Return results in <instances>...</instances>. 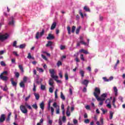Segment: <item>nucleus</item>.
I'll use <instances>...</instances> for the list:
<instances>
[{"label": "nucleus", "mask_w": 125, "mask_h": 125, "mask_svg": "<svg viewBox=\"0 0 125 125\" xmlns=\"http://www.w3.org/2000/svg\"><path fill=\"white\" fill-rule=\"evenodd\" d=\"M17 44V42L14 41L13 44V46H14L16 48H18V46L16 45Z\"/></svg>", "instance_id": "33"}, {"label": "nucleus", "mask_w": 125, "mask_h": 125, "mask_svg": "<svg viewBox=\"0 0 125 125\" xmlns=\"http://www.w3.org/2000/svg\"><path fill=\"white\" fill-rule=\"evenodd\" d=\"M0 79L4 82H6V81L8 80V78H7L6 76L2 75V74L0 75Z\"/></svg>", "instance_id": "9"}, {"label": "nucleus", "mask_w": 125, "mask_h": 125, "mask_svg": "<svg viewBox=\"0 0 125 125\" xmlns=\"http://www.w3.org/2000/svg\"><path fill=\"white\" fill-rule=\"evenodd\" d=\"M49 91L50 92V93H52V92H53V89H52L51 87L49 88Z\"/></svg>", "instance_id": "61"}, {"label": "nucleus", "mask_w": 125, "mask_h": 125, "mask_svg": "<svg viewBox=\"0 0 125 125\" xmlns=\"http://www.w3.org/2000/svg\"><path fill=\"white\" fill-rule=\"evenodd\" d=\"M10 19L11 20L9 22V25H11V26H14V23H15V21H14V17H11Z\"/></svg>", "instance_id": "8"}, {"label": "nucleus", "mask_w": 125, "mask_h": 125, "mask_svg": "<svg viewBox=\"0 0 125 125\" xmlns=\"http://www.w3.org/2000/svg\"><path fill=\"white\" fill-rule=\"evenodd\" d=\"M50 74H51V77L52 79H54L55 81L58 83H61V81L58 80V76H55L54 74L55 72H54V69H49V70Z\"/></svg>", "instance_id": "2"}, {"label": "nucleus", "mask_w": 125, "mask_h": 125, "mask_svg": "<svg viewBox=\"0 0 125 125\" xmlns=\"http://www.w3.org/2000/svg\"><path fill=\"white\" fill-rule=\"evenodd\" d=\"M20 109L23 114H27V113H28V110H27L26 106L24 105H21L20 106Z\"/></svg>", "instance_id": "3"}, {"label": "nucleus", "mask_w": 125, "mask_h": 125, "mask_svg": "<svg viewBox=\"0 0 125 125\" xmlns=\"http://www.w3.org/2000/svg\"><path fill=\"white\" fill-rule=\"evenodd\" d=\"M26 82H27V77H24L23 78V82H24V83H26Z\"/></svg>", "instance_id": "64"}, {"label": "nucleus", "mask_w": 125, "mask_h": 125, "mask_svg": "<svg viewBox=\"0 0 125 125\" xmlns=\"http://www.w3.org/2000/svg\"><path fill=\"white\" fill-rule=\"evenodd\" d=\"M66 114L67 117H70V116H71V113L70 112V110H66Z\"/></svg>", "instance_id": "37"}, {"label": "nucleus", "mask_w": 125, "mask_h": 125, "mask_svg": "<svg viewBox=\"0 0 125 125\" xmlns=\"http://www.w3.org/2000/svg\"><path fill=\"white\" fill-rule=\"evenodd\" d=\"M111 101H110V99H107L106 101H105V103L107 104H110Z\"/></svg>", "instance_id": "50"}, {"label": "nucleus", "mask_w": 125, "mask_h": 125, "mask_svg": "<svg viewBox=\"0 0 125 125\" xmlns=\"http://www.w3.org/2000/svg\"><path fill=\"white\" fill-rule=\"evenodd\" d=\"M62 122H66V116H63L62 118Z\"/></svg>", "instance_id": "57"}, {"label": "nucleus", "mask_w": 125, "mask_h": 125, "mask_svg": "<svg viewBox=\"0 0 125 125\" xmlns=\"http://www.w3.org/2000/svg\"><path fill=\"white\" fill-rule=\"evenodd\" d=\"M14 79L13 78H11L10 81L11 84L13 86H16V85H17V83L14 82Z\"/></svg>", "instance_id": "11"}, {"label": "nucleus", "mask_w": 125, "mask_h": 125, "mask_svg": "<svg viewBox=\"0 0 125 125\" xmlns=\"http://www.w3.org/2000/svg\"><path fill=\"white\" fill-rule=\"evenodd\" d=\"M103 80H104V82H109V79H107L106 77H103Z\"/></svg>", "instance_id": "60"}, {"label": "nucleus", "mask_w": 125, "mask_h": 125, "mask_svg": "<svg viewBox=\"0 0 125 125\" xmlns=\"http://www.w3.org/2000/svg\"><path fill=\"white\" fill-rule=\"evenodd\" d=\"M75 31H76V27L73 25L72 27L71 32L75 33Z\"/></svg>", "instance_id": "38"}, {"label": "nucleus", "mask_w": 125, "mask_h": 125, "mask_svg": "<svg viewBox=\"0 0 125 125\" xmlns=\"http://www.w3.org/2000/svg\"><path fill=\"white\" fill-rule=\"evenodd\" d=\"M15 74L16 78L18 79V78H19V76H20V74H19V72H15Z\"/></svg>", "instance_id": "41"}, {"label": "nucleus", "mask_w": 125, "mask_h": 125, "mask_svg": "<svg viewBox=\"0 0 125 125\" xmlns=\"http://www.w3.org/2000/svg\"><path fill=\"white\" fill-rule=\"evenodd\" d=\"M42 58H43V59H44L46 61V60H47V58H46V57H45V56H44L43 55H42Z\"/></svg>", "instance_id": "53"}, {"label": "nucleus", "mask_w": 125, "mask_h": 125, "mask_svg": "<svg viewBox=\"0 0 125 125\" xmlns=\"http://www.w3.org/2000/svg\"><path fill=\"white\" fill-rule=\"evenodd\" d=\"M118 99L119 100H120V101H121V102H124V101L123 100V98L122 97H121V96H120L119 98H118Z\"/></svg>", "instance_id": "62"}, {"label": "nucleus", "mask_w": 125, "mask_h": 125, "mask_svg": "<svg viewBox=\"0 0 125 125\" xmlns=\"http://www.w3.org/2000/svg\"><path fill=\"white\" fill-rule=\"evenodd\" d=\"M85 108L86 110H90V106L89 105H87Z\"/></svg>", "instance_id": "56"}, {"label": "nucleus", "mask_w": 125, "mask_h": 125, "mask_svg": "<svg viewBox=\"0 0 125 125\" xmlns=\"http://www.w3.org/2000/svg\"><path fill=\"white\" fill-rule=\"evenodd\" d=\"M51 113L52 115H53V113H54V108L52 107H51Z\"/></svg>", "instance_id": "47"}, {"label": "nucleus", "mask_w": 125, "mask_h": 125, "mask_svg": "<svg viewBox=\"0 0 125 125\" xmlns=\"http://www.w3.org/2000/svg\"><path fill=\"white\" fill-rule=\"evenodd\" d=\"M27 58H28V59H32V55H31V53H29L28 56H27Z\"/></svg>", "instance_id": "51"}, {"label": "nucleus", "mask_w": 125, "mask_h": 125, "mask_svg": "<svg viewBox=\"0 0 125 125\" xmlns=\"http://www.w3.org/2000/svg\"><path fill=\"white\" fill-rule=\"evenodd\" d=\"M79 73L82 78H83V77H84V71L83 70H80Z\"/></svg>", "instance_id": "22"}, {"label": "nucleus", "mask_w": 125, "mask_h": 125, "mask_svg": "<svg viewBox=\"0 0 125 125\" xmlns=\"http://www.w3.org/2000/svg\"><path fill=\"white\" fill-rule=\"evenodd\" d=\"M19 68L22 73H24V68H23V66L22 65H19Z\"/></svg>", "instance_id": "28"}, {"label": "nucleus", "mask_w": 125, "mask_h": 125, "mask_svg": "<svg viewBox=\"0 0 125 125\" xmlns=\"http://www.w3.org/2000/svg\"><path fill=\"white\" fill-rule=\"evenodd\" d=\"M57 91H58V90L57 89L55 91V97L56 99L58 98V96L57 95Z\"/></svg>", "instance_id": "40"}, {"label": "nucleus", "mask_w": 125, "mask_h": 125, "mask_svg": "<svg viewBox=\"0 0 125 125\" xmlns=\"http://www.w3.org/2000/svg\"><path fill=\"white\" fill-rule=\"evenodd\" d=\"M11 116V112H10L7 116V118L6 119V122H9L10 121V117Z\"/></svg>", "instance_id": "21"}, {"label": "nucleus", "mask_w": 125, "mask_h": 125, "mask_svg": "<svg viewBox=\"0 0 125 125\" xmlns=\"http://www.w3.org/2000/svg\"><path fill=\"white\" fill-rule=\"evenodd\" d=\"M8 89L7 88V86L5 85V86L3 88V90L4 91H7Z\"/></svg>", "instance_id": "58"}, {"label": "nucleus", "mask_w": 125, "mask_h": 125, "mask_svg": "<svg viewBox=\"0 0 125 125\" xmlns=\"http://www.w3.org/2000/svg\"><path fill=\"white\" fill-rule=\"evenodd\" d=\"M64 78L66 81H68V80H69V75L68 74V73L66 72L65 73Z\"/></svg>", "instance_id": "27"}, {"label": "nucleus", "mask_w": 125, "mask_h": 125, "mask_svg": "<svg viewBox=\"0 0 125 125\" xmlns=\"http://www.w3.org/2000/svg\"><path fill=\"white\" fill-rule=\"evenodd\" d=\"M100 89L98 88V87H96L95 88V91L93 93V95L98 101H104V99H102L98 96L100 94Z\"/></svg>", "instance_id": "1"}, {"label": "nucleus", "mask_w": 125, "mask_h": 125, "mask_svg": "<svg viewBox=\"0 0 125 125\" xmlns=\"http://www.w3.org/2000/svg\"><path fill=\"white\" fill-rule=\"evenodd\" d=\"M40 107L42 110H44V103L43 102H42L40 104Z\"/></svg>", "instance_id": "17"}, {"label": "nucleus", "mask_w": 125, "mask_h": 125, "mask_svg": "<svg viewBox=\"0 0 125 125\" xmlns=\"http://www.w3.org/2000/svg\"><path fill=\"white\" fill-rule=\"evenodd\" d=\"M56 113L57 115L60 114V108L59 107H58V108H56Z\"/></svg>", "instance_id": "32"}, {"label": "nucleus", "mask_w": 125, "mask_h": 125, "mask_svg": "<svg viewBox=\"0 0 125 125\" xmlns=\"http://www.w3.org/2000/svg\"><path fill=\"white\" fill-rule=\"evenodd\" d=\"M8 38V34H5V35H0V41H4Z\"/></svg>", "instance_id": "6"}, {"label": "nucleus", "mask_w": 125, "mask_h": 125, "mask_svg": "<svg viewBox=\"0 0 125 125\" xmlns=\"http://www.w3.org/2000/svg\"><path fill=\"white\" fill-rule=\"evenodd\" d=\"M25 82L21 81L20 83V86L21 87H22V88H24L25 87Z\"/></svg>", "instance_id": "18"}, {"label": "nucleus", "mask_w": 125, "mask_h": 125, "mask_svg": "<svg viewBox=\"0 0 125 125\" xmlns=\"http://www.w3.org/2000/svg\"><path fill=\"white\" fill-rule=\"evenodd\" d=\"M81 28H82V27L79 26L76 29L75 31L76 35H79V33H80V30H81Z\"/></svg>", "instance_id": "25"}, {"label": "nucleus", "mask_w": 125, "mask_h": 125, "mask_svg": "<svg viewBox=\"0 0 125 125\" xmlns=\"http://www.w3.org/2000/svg\"><path fill=\"white\" fill-rule=\"evenodd\" d=\"M61 109H62V111L65 110V107H64V105L63 104H62L61 105Z\"/></svg>", "instance_id": "55"}, {"label": "nucleus", "mask_w": 125, "mask_h": 125, "mask_svg": "<svg viewBox=\"0 0 125 125\" xmlns=\"http://www.w3.org/2000/svg\"><path fill=\"white\" fill-rule=\"evenodd\" d=\"M32 106L34 109H35V110H37L38 109V105L37 104H33Z\"/></svg>", "instance_id": "36"}, {"label": "nucleus", "mask_w": 125, "mask_h": 125, "mask_svg": "<svg viewBox=\"0 0 125 125\" xmlns=\"http://www.w3.org/2000/svg\"><path fill=\"white\" fill-rule=\"evenodd\" d=\"M0 65H1V66H3L4 67L6 66L5 62H3V61H1L0 62Z\"/></svg>", "instance_id": "44"}, {"label": "nucleus", "mask_w": 125, "mask_h": 125, "mask_svg": "<svg viewBox=\"0 0 125 125\" xmlns=\"http://www.w3.org/2000/svg\"><path fill=\"white\" fill-rule=\"evenodd\" d=\"M65 47H66L65 46L61 45L60 46V49H61V50H63V49H64L65 48Z\"/></svg>", "instance_id": "45"}, {"label": "nucleus", "mask_w": 125, "mask_h": 125, "mask_svg": "<svg viewBox=\"0 0 125 125\" xmlns=\"http://www.w3.org/2000/svg\"><path fill=\"white\" fill-rule=\"evenodd\" d=\"M37 69L38 71H39V72L40 73H43V72H44V70H43V69L42 68L37 67Z\"/></svg>", "instance_id": "31"}, {"label": "nucleus", "mask_w": 125, "mask_h": 125, "mask_svg": "<svg viewBox=\"0 0 125 125\" xmlns=\"http://www.w3.org/2000/svg\"><path fill=\"white\" fill-rule=\"evenodd\" d=\"M53 83H54V81H53V79H50L49 80V84L51 86H53Z\"/></svg>", "instance_id": "15"}, {"label": "nucleus", "mask_w": 125, "mask_h": 125, "mask_svg": "<svg viewBox=\"0 0 125 125\" xmlns=\"http://www.w3.org/2000/svg\"><path fill=\"white\" fill-rule=\"evenodd\" d=\"M80 42L81 43H82V44H83L84 45H86V42H83V37L82 36L80 37Z\"/></svg>", "instance_id": "12"}, {"label": "nucleus", "mask_w": 125, "mask_h": 125, "mask_svg": "<svg viewBox=\"0 0 125 125\" xmlns=\"http://www.w3.org/2000/svg\"><path fill=\"white\" fill-rule=\"evenodd\" d=\"M106 107H107V108H109V109H111V108H112V105H111V104H106Z\"/></svg>", "instance_id": "54"}, {"label": "nucleus", "mask_w": 125, "mask_h": 125, "mask_svg": "<svg viewBox=\"0 0 125 125\" xmlns=\"http://www.w3.org/2000/svg\"><path fill=\"white\" fill-rule=\"evenodd\" d=\"M42 123H43V119L42 118L40 120V122L38 123V124H40V125H42Z\"/></svg>", "instance_id": "59"}, {"label": "nucleus", "mask_w": 125, "mask_h": 125, "mask_svg": "<svg viewBox=\"0 0 125 125\" xmlns=\"http://www.w3.org/2000/svg\"><path fill=\"white\" fill-rule=\"evenodd\" d=\"M5 121V114H2L0 116V124H2Z\"/></svg>", "instance_id": "5"}, {"label": "nucleus", "mask_w": 125, "mask_h": 125, "mask_svg": "<svg viewBox=\"0 0 125 125\" xmlns=\"http://www.w3.org/2000/svg\"><path fill=\"white\" fill-rule=\"evenodd\" d=\"M43 35H44V29L42 30V31L40 33V32H37L36 35V39H37V40H39V38H40V37H42Z\"/></svg>", "instance_id": "4"}, {"label": "nucleus", "mask_w": 125, "mask_h": 125, "mask_svg": "<svg viewBox=\"0 0 125 125\" xmlns=\"http://www.w3.org/2000/svg\"><path fill=\"white\" fill-rule=\"evenodd\" d=\"M67 30L68 35H71V27H70V26H67Z\"/></svg>", "instance_id": "30"}, {"label": "nucleus", "mask_w": 125, "mask_h": 125, "mask_svg": "<svg viewBox=\"0 0 125 125\" xmlns=\"http://www.w3.org/2000/svg\"><path fill=\"white\" fill-rule=\"evenodd\" d=\"M61 98H62V100H65V96H64V95L63 94V92H61Z\"/></svg>", "instance_id": "34"}, {"label": "nucleus", "mask_w": 125, "mask_h": 125, "mask_svg": "<svg viewBox=\"0 0 125 125\" xmlns=\"http://www.w3.org/2000/svg\"><path fill=\"white\" fill-rule=\"evenodd\" d=\"M80 59L82 60V61H85V60H84V57H83V55L81 54L80 55Z\"/></svg>", "instance_id": "42"}, {"label": "nucleus", "mask_w": 125, "mask_h": 125, "mask_svg": "<svg viewBox=\"0 0 125 125\" xmlns=\"http://www.w3.org/2000/svg\"><path fill=\"white\" fill-rule=\"evenodd\" d=\"M89 83V81H88V80H84L81 83H82V84H84V85H85L86 87H87V85Z\"/></svg>", "instance_id": "10"}, {"label": "nucleus", "mask_w": 125, "mask_h": 125, "mask_svg": "<svg viewBox=\"0 0 125 125\" xmlns=\"http://www.w3.org/2000/svg\"><path fill=\"white\" fill-rule=\"evenodd\" d=\"M31 97V95H29L28 96L26 97L25 99V101H27Z\"/></svg>", "instance_id": "49"}, {"label": "nucleus", "mask_w": 125, "mask_h": 125, "mask_svg": "<svg viewBox=\"0 0 125 125\" xmlns=\"http://www.w3.org/2000/svg\"><path fill=\"white\" fill-rule=\"evenodd\" d=\"M48 124H49V125H52V120L49 119Z\"/></svg>", "instance_id": "63"}, {"label": "nucleus", "mask_w": 125, "mask_h": 125, "mask_svg": "<svg viewBox=\"0 0 125 125\" xmlns=\"http://www.w3.org/2000/svg\"><path fill=\"white\" fill-rule=\"evenodd\" d=\"M84 123L85 124H89V119H85V120L84 121Z\"/></svg>", "instance_id": "48"}, {"label": "nucleus", "mask_w": 125, "mask_h": 125, "mask_svg": "<svg viewBox=\"0 0 125 125\" xmlns=\"http://www.w3.org/2000/svg\"><path fill=\"white\" fill-rule=\"evenodd\" d=\"M101 98H102V99H104V101L105 100V98H106L107 97V93H104L101 95Z\"/></svg>", "instance_id": "23"}, {"label": "nucleus", "mask_w": 125, "mask_h": 125, "mask_svg": "<svg viewBox=\"0 0 125 125\" xmlns=\"http://www.w3.org/2000/svg\"><path fill=\"white\" fill-rule=\"evenodd\" d=\"M25 47H26V44H21L19 46V48H20V49L25 48Z\"/></svg>", "instance_id": "29"}, {"label": "nucleus", "mask_w": 125, "mask_h": 125, "mask_svg": "<svg viewBox=\"0 0 125 125\" xmlns=\"http://www.w3.org/2000/svg\"><path fill=\"white\" fill-rule=\"evenodd\" d=\"M83 9H84V10H85V11H86L87 12H90V9H89V8L87 7V6H84Z\"/></svg>", "instance_id": "26"}, {"label": "nucleus", "mask_w": 125, "mask_h": 125, "mask_svg": "<svg viewBox=\"0 0 125 125\" xmlns=\"http://www.w3.org/2000/svg\"><path fill=\"white\" fill-rule=\"evenodd\" d=\"M101 111H102L103 114H105V113H107V110H104L103 108H101Z\"/></svg>", "instance_id": "52"}, {"label": "nucleus", "mask_w": 125, "mask_h": 125, "mask_svg": "<svg viewBox=\"0 0 125 125\" xmlns=\"http://www.w3.org/2000/svg\"><path fill=\"white\" fill-rule=\"evenodd\" d=\"M57 24L56 22H54L51 26V30H54L55 28H56Z\"/></svg>", "instance_id": "13"}, {"label": "nucleus", "mask_w": 125, "mask_h": 125, "mask_svg": "<svg viewBox=\"0 0 125 125\" xmlns=\"http://www.w3.org/2000/svg\"><path fill=\"white\" fill-rule=\"evenodd\" d=\"M34 95L35 96L36 100H39V99H40V94L34 93Z\"/></svg>", "instance_id": "19"}, {"label": "nucleus", "mask_w": 125, "mask_h": 125, "mask_svg": "<svg viewBox=\"0 0 125 125\" xmlns=\"http://www.w3.org/2000/svg\"><path fill=\"white\" fill-rule=\"evenodd\" d=\"M45 88H46L45 85L41 84V90H45Z\"/></svg>", "instance_id": "35"}, {"label": "nucleus", "mask_w": 125, "mask_h": 125, "mask_svg": "<svg viewBox=\"0 0 125 125\" xmlns=\"http://www.w3.org/2000/svg\"><path fill=\"white\" fill-rule=\"evenodd\" d=\"M113 90L114 91L115 96H118V88H117V87L114 86L113 87Z\"/></svg>", "instance_id": "16"}, {"label": "nucleus", "mask_w": 125, "mask_h": 125, "mask_svg": "<svg viewBox=\"0 0 125 125\" xmlns=\"http://www.w3.org/2000/svg\"><path fill=\"white\" fill-rule=\"evenodd\" d=\"M55 39V37L53 36V35L49 33L48 35V36L46 37V39L48 40H54Z\"/></svg>", "instance_id": "7"}, {"label": "nucleus", "mask_w": 125, "mask_h": 125, "mask_svg": "<svg viewBox=\"0 0 125 125\" xmlns=\"http://www.w3.org/2000/svg\"><path fill=\"white\" fill-rule=\"evenodd\" d=\"M113 115H114V112L112 111L109 112V120H112V119H113Z\"/></svg>", "instance_id": "24"}, {"label": "nucleus", "mask_w": 125, "mask_h": 125, "mask_svg": "<svg viewBox=\"0 0 125 125\" xmlns=\"http://www.w3.org/2000/svg\"><path fill=\"white\" fill-rule=\"evenodd\" d=\"M53 107H54V108H58V107H59V105H57V104L56 103H54V104H53Z\"/></svg>", "instance_id": "39"}, {"label": "nucleus", "mask_w": 125, "mask_h": 125, "mask_svg": "<svg viewBox=\"0 0 125 125\" xmlns=\"http://www.w3.org/2000/svg\"><path fill=\"white\" fill-rule=\"evenodd\" d=\"M52 43H53V42L51 41H48L47 43L46 44V46L48 47V46H51L52 45Z\"/></svg>", "instance_id": "20"}, {"label": "nucleus", "mask_w": 125, "mask_h": 125, "mask_svg": "<svg viewBox=\"0 0 125 125\" xmlns=\"http://www.w3.org/2000/svg\"><path fill=\"white\" fill-rule=\"evenodd\" d=\"M79 14L81 16L82 18H83V14L82 10H79Z\"/></svg>", "instance_id": "43"}, {"label": "nucleus", "mask_w": 125, "mask_h": 125, "mask_svg": "<svg viewBox=\"0 0 125 125\" xmlns=\"http://www.w3.org/2000/svg\"><path fill=\"white\" fill-rule=\"evenodd\" d=\"M79 52L80 53H84V54H88V52H87V51L83 49H82L80 50H79Z\"/></svg>", "instance_id": "14"}, {"label": "nucleus", "mask_w": 125, "mask_h": 125, "mask_svg": "<svg viewBox=\"0 0 125 125\" xmlns=\"http://www.w3.org/2000/svg\"><path fill=\"white\" fill-rule=\"evenodd\" d=\"M62 65V62L61 61H58L57 62V66L58 67H59L60 66H61Z\"/></svg>", "instance_id": "46"}]
</instances>
